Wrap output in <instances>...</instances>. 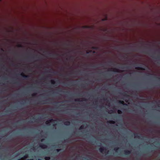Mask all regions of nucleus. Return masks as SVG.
I'll use <instances>...</instances> for the list:
<instances>
[{
	"label": "nucleus",
	"mask_w": 160,
	"mask_h": 160,
	"mask_svg": "<svg viewBox=\"0 0 160 160\" xmlns=\"http://www.w3.org/2000/svg\"><path fill=\"white\" fill-rule=\"evenodd\" d=\"M51 100L50 99H46V100H43L42 101H39V103L41 104H45L48 103V102H50Z\"/></svg>",
	"instance_id": "obj_1"
},
{
	"label": "nucleus",
	"mask_w": 160,
	"mask_h": 160,
	"mask_svg": "<svg viewBox=\"0 0 160 160\" xmlns=\"http://www.w3.org/2000/svg\"><path fill=\"white\" fill-rule=\"evenodd\" d=\"M123 154L125 155H129L131 153V151L128 150H124L123 151Z\"/></svg>",
	"instance_id": "obj_2"
},
{
	"label": "nucleus",
	"mask_w": 160,
	"mask_h": 160,
	"mask_svg": "<svg viewBox=\"0 0 160 160\" xmlns=\"http://www.w3.org/2000/svg\"><path fill=\"white\" fill-rule=\"evenodd\" d=\"M57 121V120H54L52 118L49 119V120L47 121L46 122V124L47 125H48L50 122H56Z\"/></svg>",
	"instance_id": "obj_3"
},
{
	"label": "nucleus",
	"mask_w": 160,
	"mask_h": 160,
	"mask_svg": "<svg viewBox=\"0 0 160 160\" xmlns=\"http://www.w3.org/2000/svg\"><path fill=\"white\" fill-rule=\"evenodd\" d=\"M143 53L149 55L151 57L153 58H154L153 55L150 53L149 51L147 50H144L142 52Z\"/></svg>",
	"instance_id": "obj_4"
},
{
	"label": "nucleus",
	"mask_w": 160,
	"mask_h": 160,
	"mask_svg": "<svg viewBox=\"0 0 160 160\" xmlns=\"http://www.w3.org/2000/svg\"><path fill=\"white\" fill-rule=\"evenodd\" d=\"M39 147L42 149H45L47 148V145L42 143H40L39 144Z\"/></svg>",
	"instance_id": "obj_5"
},
{
	"label": "nucleus",
	"mask_w": 160,
	"mask_h": 160,
	"mask_svg": "<svg viewBox=\"0 0 160 160\" xmlns=\"http://www.w3.org/2000/svg\"><path fill=\"white\" fill-rule=\"evenodd\" d=\"M21 75L25 79H28L29 77V76L28 75H26L24 74L23 73H22L21 74Z\"/></svg>",
	"instance_id": "obj_6"
},
{
	"label": "nucleus",
	"mask_w": 160,
	"mask_h": 160,
	"mask_svg": "<svg viewBox=\"0 0 160 160\" xmlns=\"http://www.w3.org/2000/svg\"><path fill=\"white\" fill-rule=\"evenodd\" d=\"M49 56H53L54 57H57L58 55V54L57 53H48Z\"/></svg>",
	"instance_id": "obj_7"
},
{
	"label": "nucleus",
	"mask_w": 160,
	"mask_h": 160,
	"mask_svg": "<svg viewBox=\"0 0 160 160\" xmlns=\"http://www.w3.org/2000/svg\"><path fill=\"white\" fill-rule=\"evenodd\" d=\"M32 120L34 121V122H37V121L39 120V118H37V117H34L32 118Z\"/></svg>",
	"instance_id": "obj_8"
},
{
	"label": "nucleus",
	"mask_w": 160,
	"mask_h": 160,
	"mask_svg": "<svg viewBox=\"0 0 160 160\" xmlns=\"http://www.w3.org/2000/svg\"><path fill=\"white\" fill-rule=\"evenodd\" d=\"M119 102L120 103L123 104L124 105H125V106H128V105L127 104L125 103L123 101H121V100L119 101Z\"/></svg>",
	"instance_id": "obj_9"
},
{
	"label": "nucleus",
	"mask_w": 160,
	"mask_h": 160,
	"mask_svg": "<svg viewBox=\"0 0 160 160\" xmlns=\"http://www.w3.org/2000/svg\"><path fill=\"white\" fill-rule=\"evenodd\" d=\"M99 150V151L101 153H102L104 150H106L103 147L100 148Z\"/></svg>",
	"instance_id": "obj_10"
},
{
	"label": "nucleus",
	"mask_w": 160,
	"mask_h": 160,
	"mask_svg": "<svg viewBox=\"0 0 160 160\" xmlns=\"http://www.w3.org/2000/svg\"><path fill=\"white\" fill-rule=\"evenodd\" d=\"M135 69L138 70H145V69L143 68H141L140 67H137L135 68Z\"/></svg>",
	"instance_id": "obj_11"
},
{
	"label": "nucleus",
	"mask_w": 160,
	"mask_h": 160,
	"mask_svg": "<svg viewBox=\"0 0 160 160\" xmlns=\"http://www.w3.org/2000/svg\"><path fill=\"white\" fill-rule=\"evenodd\" d=\"M64 124L65 125L68 126L70 124V122L68 121H66L64 122Z\"/></svg>",
	"instance_id": "obj_12"
},
{
	"label": "nucleus",
	"mask_w": 160,
	"mask_h": 160,
	"mask_svg": "<svg viewBox=\"0 0 160 160\" xmlns=\"http://www.w3.org/2000/svg\"><path fill=\"white\" fill-rule=\"evenodd\" d=\"M64 83L65 84H65V85H67L68 86H69L70 85H73V84L74 82H70L68 83Z\"/></svg>",
	"instance_id": "obj_13"
},
{
	"label": "nucleus",
	"mask_w": 160,
	"mask_h": 160,
	"mask_svg": "<svg viewBox=\"0 0 160 160\" xmlns=\"http://www.w3.org/2000/svg\"><path fill=\"white\" fill-rule=\"evenodd\" d=\"M135 138H140V136L138 135V134L137 133H134Z\"/></svg>",
	"instance_id": "obj_14"
},
{
	"label": "nucleus",
	"mask_w": 160,
	"mask_h": 160,
	"mask_svg": "<svg viewBox=\"0 0 160 160\" xmlns=\"http://www.w3.org/2000/svg\"><path fill=\"white\" fill-rule=\"evenodd\" d=\"M112 71L113 72H120V71L118 69H116V68L113 69Z\"/></svg>",
	"instance_id": "obj_15"
},
{
	"label": "nucleus",
	"mask_w": 160,
	"mask_h": 160,
	"mask_svg": "<svg viewBox=\"0 0 160 160\" xmlns=\"http://www.w3.org/2000/svg\"><path fill=\"white\" fill-rule=\"evenodd\" d=\"M44 158L45 160H49L50 159V158L49 157H46Z\"/></svg>",
	"instance_id": "obj_16"
},
{
	"label": "nucleus",
	"mask_w": 160,
	"mask_h": 160,
	"mask_svg": "<svg viewBox=\"0 0 160 160\" xmlns=\"http://www.w3.org/2000/svg\"><path fill=\"white\" fill-rule=\"evenodd\" d=\"M118 112L119 114H121L122 113V112L120 110H118Z\"/></svg>",
	"instance_id": "obj_17"
},
{
	"label": "nucleus",
	"mask_w": 160,
	"mask_h": 160,
	"mask_svg": "<svg viewBox=\"0 0 160 160\" xmlns=\"http://www.w3.org/2000/svg\"><path fill=\"white\" fill-rule=\"evenodd\" d=\"M28 155L27 154L24 156L23 158H22V159H23L24 158H28Z\"/></svg>",
	"instance_id": "obj_18"
},
{
	"label": "nucleus",
	"mask_w": 160,
	"mask_h": 160,
	"mask_svg": "<svg viewBox=\"0 0 160 160\" xmlns=\"http://www.w3.org/2000/svg\"><path fill=\"white\" fill-rule=\"evenodd\" d=\"M51 82L52 84H54L55 83V82L54 80H51Z\"/></svg>",
	"instance_id": "obj_19"
},
{
	"label": "nucleus",
	"mask_w": 160,
	"mask_h": 160,
	"mask_svg": "<svg viewBox=\"0 0 160 160\" xmlns=\"http://www.w3.org/2000/svg\"><path fill=\"white\" fill-rule=\"evenodd\" d=\"M109 122L110 123H112V124L115 123V122L113 121H110Z\"/></svg>",
	"instance_id": "obj_20"
},
{
	"label": "nucleus",
	"mask_w": 160,
	"mask_h": 160,
	"mask_svg": "<svg viewBox=\"0 0 160 160\" xmlns=\"http://www.w3.org/2000/svg\"><path fill=\"white\" fill-rule=\"evenodd\" d=\"M118 149H119V148H115L114 149V150L115 151V152H117V151L118 150Z\"/></svg>",
	"instance_id": "obj_21"
},
{
	"label": "nucleus",
	"mask_w": 160,
	"mask_h": 160,
	"mask_svg": "<svg viewBox=\"0 0 160 160\" xmlns=\"http://www.w3.org/2000/svg\"><path fill=\"white\" fill-rule=\"evenodd\" d=\"M84 128V127L83 126H81L80 128V129L81 130Z\"/></svg>",
	"instance_id": "obj_22"
},
{
	"label": "nucleus",
	"mask_w": 160,
	"mask_h": 160,
	"mask_svg": "<svg viewBox=\"0 0 160 160\" xmlns=\"http://www.w3.org/2000/svg\"><path fill=\"white\" fill-rule=\"evenodd\" d=\"M128 68V66H126V67H125L123 66L122 67H121L120 68H121L123 69V68Z\"/></svg>",
	"instance_id": "obj_23"
},
{
	"label": "nucleus",
	"mask_w": 160,
	"mask_h": 160,
	"mask_svg": "<svg viewBox=\"0 0 160 160\" xmlns=\"http://www.w3.org/2000/svg\"><path fill=\"white\" fill-rule=\"evenodd\" d=\"M113 113V111L112 110H111L108 112V113Z\"/></svg>",
	"instance_id": "obj_24"
},
{
	"label": "nucleus",
	"mask_w": 160,
	"mask_h": 160,
	"mask_svg": "<svg viewBox=\"0 0 160 160\" xmlns=\"http://www.w3.org/2000/svg\"><path fill=\"white\" fill-rule=\"evenodd\" d=\"M154 78L155 79H159V80L160 79V78L159 77H154Z\"/></svg>",
	"instance_id": "obj_25"
},
{
	"label": "nucleus",
	"mask_w": 160,
	"mask_h": 160,
	"mask_svg": "<svg viewBox=\"0 0 160 160\" xmlns=\"http://www.w3.org/2000/svg\"><path fill=\"white\" fill-rule=\"evenodd\" d=\"M75 101L76 102H79V101H80V99H75Z\"/></svg>",
	"instance_id": "obj_26"
},
{
	"label": "nucleus",
	"mask_w": 160,
	"mask_h": 160,
	"mask_svg": "<svg viewBox=\"0 0 160 160\" xmlns=\"http://www.w3.org/2000/svg\"><path fill=\"white\" fill-rule=\"evenodd\" d=\"M60 150H61L60 149H56V151H57V152H59L60 151Z\"/></svg>",
	"instance_id": "obj_27"
},
{
	"label": "nucleus",
	"mask_w": 160,
	"mask_h": 160,
	"mask_svg": "<svg viewBox=\"0 0 160 160\" xmlns=\"http://www.w3.org/2000/svg\"><path fill=\"white\" fill-rule=\"evenodd\" d=\"M108 62L109 63L111 64H113V62L112 61H110Z\"/></svg>",
	"instance_id": "obj_28"
},
{
	"label": "nucleus",
	"mask_w": 160,
	"mask_h": 160,
	"mask_svg": "<svg viewBox=\"0 0 160 160\" xmlns=\"http://www.w3.org/2000/svg\"><path fill=\"white\" fill-rule=\"evenodd\" d=\"M36 93H34V94H32V96L33 97H34V96H36Z\"/></svg>",
	"instance_id": "obj_29"
},
{
	"label": "nucleus",
	"mask_w": 160,
	"mask_h": 160,
	"mask_svg": "<svg viewBox=\"0 0 160 160\" xmlns=\"http://www.w3.org/2000/svg\"><path fill=\"white\" fill-rule=\"evenodd\" d=\"M18 47H22V46L21 45V44H19V45H18Z\"/></svg>",
	"instance_id": "obj_30"
},
{
	"label": "nucleus",
	"mask_w": 160,
	"mask_h": 160,
	"mask_svg": "<svg viewBox=\"0 0 160 160\" xmlns=\"http://www.w3.org/2000/svg\"><path fill=\"white\" fill-rule=\"evenodd\" d=\"M56 125V124H53L52 126L53 127H55Z\"/></svg>",
	"instance_id": "obj_31"
},
{
	"label": "nucleus",
	"mask_w": 160,
	"mask_h": 160,
	"mask_svg": "<svg viewBox=\"0 0 160 160\" xmlns=\"http://www.w3.org/2000/svg\"><path fill=\"white\" fill-rule=\"evenodd\" d=\"M92 67H95L96 68H98L97 67V66H92Z\"/></svg>",
	"instance_id": "obj_32"
},
{
	"label": "nucleus",
	"mask_w": 160,
	"mask_h": 160,
	"mask_svg": "<svg viewBox=\"0 0 160 160\" xmlns=\"http://www.w3.org/2000/svg\"><path fill=\"white\" fill-rule=\"evenodd\" d=\"M58 91L60 92H62V91L61 90H58Z\"/></svg>",
	"instance_id": "obj_33"
},
{
	"label": "nucleus",
	"mask_w": 160,
	"mask_h": 160,
	"mask_svg": "<svg viewBox=\"0 0 160 160\" xmlns=\"http://www.w3.org/2000/svg\"><path fill=\"white\" fill-rule=\"evenodd\" d=\"M44 140V139H42L41 140V142H42Z\"/></svg>",
	"instance_id": "obj_34"
},
{
	"label": "nucleus",
	"mask_w": 160,
	"mask_h": 160,
	"mask_svg": "<svg viewBox=\"0 0 160 160\" xmlns=\"http://www.w3.org/2000/svg\"><path fill=\"white\" fill-rule=\"evenodd\" d=\"M17 122L18 123H21V122L20 121H18Z\"/></svg>",
	"instance_id": "obj_35"
},
{
	"label": "nucleus",
	"mask_w": 160,
	"mask_h": 160,
	"mask_svg": "<svg viewBox=\"0 0 160 160\" xmlns=\"http://www.w3.org/2000/svg\"><path fill=\"white\" fill-rule=\"evenodd\" d=\"M82 100L83 101H85L86 100V99L85 98H83Z\"/></svg>",
	"instance_id": "obj_36"
},
{
	"label": "nucleus",
	"mask_w": 160,
	"mask_h": 160,
	"mask_svg": "<svg viewBox=\"0 0 160 160\" xmlns=\"http://www.w3.org/2000/svg\"><path fill=\"white\" fill-rule=\"evenodd\" d=\"M14 83H16V84H19V83H18V82H14Z\"/></svg>",
	"instance_id": "obj_37"
},
{
	"label": "nucleus",
	"mask_w": 160,
	"mask_h": 160,
	"mask_svg": "<svg viewBox=\"0 0 160 160\" xmlns=\"http://www.w3.org/2000/svg\"><path fill=\"white\" fill-rule=\"evenodd\" d=\"M93 140H90V142H93Z\"/></svg>",
	"instance_id": "obj_38"
},
{
	"label": "nucleus",
	"mask_w": 160,
	"mask_h": 160,
	"mask_svg": "<svg viewBox=\"0 0 160 160\" xmlns=\"http://www.w3.org/2000/svg\"><path fill=\"white\" fill-rule=\"evenodd\" d=\"M81 86H82V87H84V84H81Z\"/></svg>",
	"instance_id": "obj_39"
},
{
	"label": "nucleus",
	"mask_w": 160,
	"mask_h": 160,
	"mask_svg": "<svg viewBox=\"0 0 160 160\" xmlns=\"http://www.w3.org/2000/svg\"><path fill=\"white\" fill-rule=\"evenodd\" d=\"M56 72H52V73H53L55 74H56Z\"/></svg>",
	"instance_id": "obj_40"
},
{
	"label": "nucleus",
	"mask_w": 160,
	"mask_h": 160,
	"mask_svg": "<svg viewBox=\"0 0 160 160\" xmlns=\"http://www.w3.org/2000/svg\"><path fill=\"white\" fill-rule=\"evenodd\" d=\"M156 145H158L159 144V143L158 142H157L156 143Z\"/></svg>",
	"instance_id": "obj_41"
},
{
	"label": "nucleus",
	"mask_w": 160,
	"mask_h": 160,
	"mask_svg": "<svg viewBox=\"0 0 160 160\" xmlns=\"http://www.w3.org/2000/svg\"><path fill=\"white\" fill-rule=\"evenodd\" d=\"M9 111H6V112L7 113H8V112Z\"/></svg>",
	"instance_id": "obj_42"
},
{
	"label": "nucleus",
	"mask_w": 160,
	"mask_h": 160,
	"mask_svg": "<svg viewBox=\"0 0 160 160\" xmlns=\"http://www.w3.org/2000/svg\"><path fill=\"white\" fill-rule=\"evenodd\" d=\"M28 160H33V159H28Z\"/></svg>",
	"instance_id": "obj_43"
},
{
	"label": "nucleus",
	"mask_w": 160,
	"mask_h": 160,
	"mask_svg": "<svg viewBox=\"0 0 160 160\" xmlns=\"http://www.w3.org/2000/svg\"><path fill=\"white\" fill-rule=\"evenodd\" d=\"M103 100H104L105 101V100H106V99L103 98Z\"/></svg>",
	"instance_id": "obj_44"
},
{
	"label": "nucleus",
	"mask_w": 160,
	"mask_h": 160,
	"mask_svg": "<svg viewBox=\"0 0 160 160\" xmlns=\"http://www.w3.org/2000/svg\"><path fill=\"white\" fill-rule=\"evenodd\" d=\"M31 147H33V149H34V147L33 146H31Z\"/></svg>",
	"instance_id": "obj_45"
},
{
	"label": "nucleus",
	"mask_w": 160,
	"mask_h": 160,
	"mask_svg": "<svg viewBox=\"0 0 160 160\" xmlns=\"http://www.w3.org/2000/svg\"><path fill=\"white\" fill-rule=\"evenodd\" d=\"M66 93L68 94H69V92H66Z\"/></svg>",
	"instance_id": "obj_46"
},
{
	"label": "nucleus",
	"mask_w": 160,
	"mask_h": 160,
	"mask_svg": "<svg viewBox=\"0 0 160 160\" xmlns=\"http://www.w3.org/2000/svg\"><path fill=\"white\" fill-rule=\"evenodd\" d=\"M33 121H29V122H32Z\"/></svg>",
	"instance_id": "obj_47"
},
{
	"label": "nucleus",
	"mask_w": 160,
	"mask_h": 160,
	"mask_svg": "<svg viewBox=\"0 0 160 160\" xmlns=\"http://www.w3.org/2000/svg\"><path fill=\"white\" fill-rule=\"evenodd\" d=\"M59 103V102H56L55 103L56 104H58Z\"/></svg>",
	"instance_id": "obj_48"
},
{
	"label": "nucleus",
	"mask_w": 160,
	"mask_h": 160,
	"mask_svg": "<svg viewBox=\"0 0 160 160\" xmlns=\"http://www.w3.org/2000/svg\"><path fill=\"white\" fill-rule=\"evenodd\" d=\"M150 75V74H148V75H147L148 76H149V75Z\"/></svg>",
	"instance_id": "obj_49"
},
{
	"label": "nucleus",
	"mask_w": 160,
	"mask_h": 160,
	"mask_svg": "<svg viewBox=\"0 0 160 160\" xmlns=\"http://www.w3.org/2000/svg\"><path fill=\"white\" fill-rule=\"evenodd\" d=\"M159 58H156V59H158Z\"/></svg>",
	"instance_id": "obj_50"
},
{
	"label": "nucleus",
	"mask_w": 160,
	"mask_h": 160,
	"mask_svg": "<svg viewBox=\"0 0 160 160\" xmlns=\"http://www.w3.org/2000/svg\"><path fill=\"white\" fill-rule=\"evenodd\" d=\"M132 112H134V110H132Z\"/></svg>",
	"instance_id": "obj_51"
},
{
	"label": "nucleus",
	"mask_w": 160,
	"mask_h": 160,
	"mask_svg": "<svg viewBox=\"0 0 160 160\" xmlns=\"http://www.w3.org/2000/svg\"><path fill=\"white\" fill-rule=\"evenodd\" d=\"M87 54L89 53V52H87Z\"/></svg>",
	"instance_id": "obj_52"
},
{
	"label": "nucleus",
	"mask_w": 160,
	"mask_h": 160,
	"mask_svg": "<svg viewBox=\"0 0 160 160\" xmlns=\"http://www.w3.org/2000/svg\"><path fill=\"white\" fill-rule=\"evenodd\" d=\"M38 160H41V159H38Z\"/></svg>",
	"instance_id": "obj_53"
},
{
	"label": "nucleus",
	"mask_w": 160,
	"mask_h": 160,
	"mask_svg": "<svg viewBox=\"0 0 160 160\" xmlns=\"http://www.w3.org/2000/svg\"><path fill=\"white\" fill-rule=\"evenodd\" d=\"M158 86H160V84H158Z\"/></svg>",
	"instance_id": "obj_54"
},
{
	"label": "nucleus",
	"mask_w": 160,
	"mask_h": 160,
	"mask_svg": "<svg viewBox=\"0 0 160 160\" xmlns=\"http://www.w3.org/2000/svg\"><path fill=\"white\" fill-rule=\"evenodd\" d=\"M158 107H159V108H160V106H158Z\"/></svg>",
	"instance_id": "obj_55"
},
{
	"label": "nucleus",
	"mask_w": 160,
	"mask_h": 160,
	"mask_svg": "<svg viewBox=\"0 0 160 160\" xmlns=\"http://www.w3.org/2000/svg\"><path fill=\"white\" fill-rule=\"evenodd\" d=\"M60 76H62V74H61L60 75Z\"/></svg>",
	"instance_id": "obj_56"
},
{
	"label": "nucleus",
	"mask_w": 160,
	"mask_h": 160,
	"mask_svg": "<svg viewBox=\"0 0 160 160\" xmlns=\"http://www.w3.org/2000/svg\"><path fill=\"white\" fill-rule=\"evenodd\" d=\"M148 88V87H146L145 88Z\"/></svg>",
	"instance_id": "obj_57"
},
{
	"label": "nucleus",
	"mask_w": 160,
	"mask_h": 160,
	"mask_svg": "<svg viewBox=\"0 0 160 160\" xmlns=\"http://www.w3.org/2000/svg\"><path fill=\"white\" fill-rule=\"evenodd\" d=\"M79 114V113H77V115H78V114Z\"/></svg>",
	"instance_id": "obj_58"
},
{
	"label": "nucleus",
	"mask_w": 160,
	"mask_h": 160,
	"mask_svg": "<svg viewBox=\"0 0 160 160\" xmlns=\"http://www.w3.org/2000/svg\"><path fill=\"white\" fill-rule=\"evenodd\" d=\"M56 147L58 148V147H58V146H57V147Z\"/></svg>",
	"instance_id": "obj_59"
},
{
	"label": "nucleus",
	"mask_w": 160,
	"mask_h": 160,
	"mask_svg": "<svg viewBox=\"0 0 160 160\" xmlns=\"http://www.w3.org/2000/svg\"><path fill=\"white\" fill-rule=\"evenodd\" d=\"M73 73H70L71 74H72Z\"/></svg>",
	"instance_id": "obj_60"
}]
</instances>
